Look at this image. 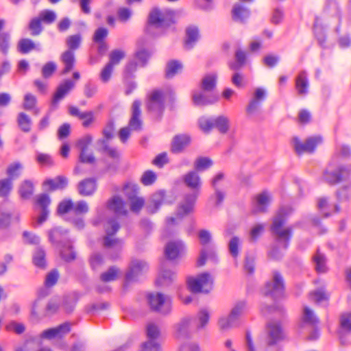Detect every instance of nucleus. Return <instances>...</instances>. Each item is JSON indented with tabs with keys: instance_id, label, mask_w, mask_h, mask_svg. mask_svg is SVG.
Instances as JSON below:
<instances>
[{
	"instance_id": "1",
	"label": "nucleus",
	"mask_w": 351,
	"mask_h": 351,
	"mask_svg": "<svg viewBox=\"0 0 351 351\" xmlns=\"http://www.w3.org/2000/svg\"><path fill=\"white\" fill-rule=\"evenodd\" d=\"M184 185L191 189V191L183 195L182 201L177 208L176 216L183 219L195 212V204L201 194L202 182L196 171H190L183 176Z\"/></svg>"
},
{
	"instance_id": "2",
	"label": "nucleus",
	"mask_w": 351,
	"mask_h": 351,
	"mask_svg": "<svg viewBox=\"0 0 351 351\" xmlns=\"http://www.w3.org/2000/svg\"><path fill=\"white\" fill-rule=\"evenodd\" d=\"M291 213V210L287 207H281L273 219L270 231L276 242L282 245L283 249L287 250L293 237V228L287 227L282 228L287 221V217Z\"/></svg>"
},
{
	"instance_id": "3",
	"label": "nucleus",
	"mask_w": 351,
	"mask_h": 351,
	"mask_svg": "<svg viewBox=\"0 0 351 351\" xmlns=\"http://www.w3.org/2000/svg\"><path fill=\"white\" fill-rule=\"evenodd\" d=\"M263 296L276 302L285 298V282L282 274L277 270L272 271V277L267 281L261 290Z\"/></svg>"
},
{
	"instance_id": "4",
	"label": "nucleus",
	"mask_w": 351,
	"mask_h": 351,
	"mask_svg": "<svg viewBox=\"0 0 351 351\" xmlns=\"http://www.w3.org/2000/svg\"><path fill=\"white\" fill-rule=\"evenodd\" d=\"M146 107L152 119L155 121L160 122L162 119L165 110L164 92L160 89L153 90L148 96Z\"/></svg>"
},
{
	"instance_id": "5",
	"label": "nucleus",
	"mask_w": 351,
	"mask_h": 351,
	"mask_svg": "<svg viewBox=\"0 0 351 351\" xmlns=\"http://www.w3.org/2000/svg\"><path fill=\"white\" fill-rule=\"evenodd\" d=\"M175 12L168 10L165 14L158 8H153L148 16L147 24L145 27V32L149 34L150 26L156 28H168L176 23Z\"/></svg>"
},
{
	"instance_id": "6",
	"label": "nucleus",
	"mask_w": 351,
	"mask_h": 351,
	"mask_svg": "<svg viewBox=\"0 0 351 351\" xmlns=\"http://www.w3.org/2000/svg\"><path fill=\"white\" fill-rule=\"evenodd\" d=\"M82 37L79 34L69 36L67 38L66 45L69 49L65 51L61 56V61L64 64V68L62 71V74L65 75L73 69L75 62L73 51L80 47Z\"/></svg>"
},
{
	"instance_id": "7",
	"label": "nucleus",
	"mask_w": 351,
	"mask_h": 351,
	"mask_svg": "<svg viewBox=\"0 0 351 351\" xmlns=\"http://www.w3.org/2000/svg\"><path fill=\"white\" fill-rule=\"evenodd\" d=\"M199 128L206 134H208L213 128H216L221 134H226L230 129L229 119L224 115H219L209 119L202 118L199 120Z\"/></svg>"
},
{
	"instance_id": "8",
	"label": "nucleus",
	"mask_w": 351,
	"mask_h": 351,
	"mask_svg": "<svg viewBox=\"0 0 351 351\" xmlns=\"http://www.w3.org/2000/svg\"><path fill=\"white\" fill-rule=\"evenodd\" d=\"M187 286L190 291L193 293H208L213 288L211 276L208 272H204L197 275L196 278H189Z\"/></svg>"
},
{
	"instance_id": "9",
	"label": "nucleus",
	"mask_w": 351,
	"mask_h": 351,
	"mask_svg": "<svg viewBox=\"0 0 351 351\" xmlns=\"http://www.w3.org/2000/svg\"><path fill=\"white\" fill-rule=\"evenodd\" d=\"M148 269L149 265L146 261L139 259L132 261L125 274L123 288L126 289L131 282H137L139 277L146 273Z\"/></svg>"
},
{
	"instance_id": "10",
	"label": "nucleus",
	"mask_w": 351,
	"mask_h": 351,
	"mask_svg": "<svg viewBox=\"0 0 351 351\" xmlns=\"http://www.w3.org/2000/svg\"><path fill=\"white\" fill-rule=\"evenodd\" d=\"M74 86L75 83L71 80H65L58 86L51 97V111L58 109L60 101L69 93Z\"/></svg>"
},
{
	"instance_id": "11",
	"label": "nucleus",
	"mask_w": 351,
	"mask_h": 351,
	"mask_svg": "<svg viewBox=\"0 0 351 351\" xmlns=\"http://www.w3.org/2000/svg\"><path fill=\"white\" fill-rule=\"evenodd\" d=\"M351 167L346 165H340L337 169L330 171L328 169L324 170L323 176L324 180L330 185H335L346 179L349 175Z\"/></svg>"
},
{
	"instance_id": "12",
	"label": "nucleus",
	"mask_w": 351,
	"mask_h": 351,
	"mask_svg": "<svg viewBox=\"0 0 351 351\" xmlns=\"http://www.w3.org/2000/svg\"><path fill=\"white\" fill-rule=\"evenodd\" d=\"M146 335L149 340L142 345L141 351H161L160 346L155 342L160 335V331L157 325L149 324L146 328Z\"/></svg>"
},
{
	"instance_id": "13",
	"label": "nucleus",
	"mask_w": 351,
	"mask_h": 351,
	"mask_svg": "<svg viewBox=\"0 0 351 351\" xmlns=\"http://www.w3.org/2000/svg\"><path fill=\"white\" fill-rule=\"evenodd\" d=\"M293 141L295 152L301 154L304 152L313 153L317 146L322 143V138L319 136H311L304 143H301L298 137H294Z\"/></svg>"
},
{
	"instance_id": "14",
	"label": "nucleus",
	"mask_w": 351,
	"mask_h": 351,
	"mask_svg": "<svg viewBox=\"0 0 351 351\" xmlns=\"http://www.w3.org/2000/svg\"><path fill=\"white\" fill-rule=\"evenodd\" d=\"M141 102L136 99L132 103L131 110L132 114L128 126L132 131L141 132L143 130V121L141 118Z\"/></svg>"
},
{
	"instance_id": "15",
	"label": "nucleus",
	"mask_w": 351,
	"mask_h": 351,
	"mask_svg": "<svg viewBox=\"0 0 351 351\" xmlns=\"http://www.w3.org/2000/svg\"><path fill=\"white\" fill-rule=\"evenodd\" d=\"M69 185V179L64 176H57L53 178H46L42 183L43 189L52 193L56 191H63Z\"/></svg>"
},
{
	"instance_id": "16",
	"label": "nucleus",
	"mask_w": 351,
	"mask_h": 351,
	"mask_svg": "<svg viewBox=\"0 0 351 351\" xmlns=\"http://www.w3.org/2000/svg\"><path fill=\"white\" fill-rule=\"evenodd\" d=\"M267 345L269 347L276 345L285 338L280 324L271 322L268 323L267 324Z\"/></svg>"
},
{
	"instance_id": "17",
	"label": "nucleus",
	"mask_w": 351,
	"mask_h": 351,
	"mask_svg": "<svg viewBox=\"0 0 351 351\" xmlns=\"http://www.w3.org/2000/svg\"><path fill=\"white\" fill-rule=\"evenodd\" d=\"M68 232V230L62 227H55L49 231V240L57 247L65 245L70 243Z\"/></svg>"
},
{
	"instance_id": "18",
	"label": "nucleus",
	"mask_w": 351,
	"mask_h": 351,
	"mask_svg": "<svg viewBox=\"0 0 351 351\" xmlns=\"http://www.w3.org/2000/svg\"><path fill=\"white\" fill-rule=\"evenodd\" d=\"M97 189V182L95 178H86L79 182L77 186L78 193L83 197L93 195Z\"/></svg>"
},
{
	"instance_id": "19",
	"label": "nucleus",
	"mask_w": 351,
	"mask_h": 351,
	"mask_svg": "<svg viewBox=\"0 0 351 351\" xmlns=\"http://www.w3.org/2000/svg\"><path fill=\"white\" fill-rule=\"evenodd\" d=\"M251 15L250 10L243 4H234L231 10L232 19L235 23L245 24Z\"/></svg>"
},
{
	"instance_id": "20",
	"label": "nucleus",
	"mask_w": 351,
	"mask_h": 351,
	"mask_svg": "<svg viewBox=\"0 0 351 351\" xmlns=\"http://www.w3.org/2000/svg\"><path fill=\"white\" fill-rule=\"evenodd\" d=\"M191 142V138L186 134H179L175 135L171 143V152L173 154L182 153Z\"/></svg>"
},
{
	"instance_id": "21",
	"label": "nucleus",
	"mask_w": 351,
	"mask_h": 351,
	"mask_svg": "<svg viewBox=\"0 0 351 351\" xmlns=\"http://www.w3.org/2000/svg\"><path fill=\"white\" fill-rule=\"evenodd\" d=\"M71 331V326L68 322L60 324L57 327L45 330L40 335L43 339H52L56 337H62Z\"/></svg>"
},
{
	"instance_id": "22",
	"label": "nucleus",
	"mask_w": 351,
	"mask_h": 351,
	"mask_svg": "<svg viewBox=\"0 0 351 351\" xmlns=\"http://www.w3.org/2000/svg\"><path fill=\"white\" fill-rule=\"evenodd\" d=\"M36 204L40 207V213L38 217L37 222L39 224L45 221L49 214L48 207L51 204V199L48 194L43 193L37 197Z\"/></svg>"
},
{
	"instance_id": "23",
	"label": "nucleus",
	"mask_w": 351,
	"mask_h": 351,
	"mask_svg": "<svg viewBox=\"0 0 351 351\" xmlns=\"http://www.w3.org/2000/svg\"><path fill=\"white\" fill-rule=\"evenodd\" d=\"M192 99L195 106H205L216 103L219 100V95L217 94H205L199 92L193 93Z\"/></svg>"
},
{
	"instance_id": "24",
	"label": "nucleus",
	"mask_w": 351,
	"mask_h": 351,
	"mask_svg": "<svg viewBox=\"0 0 351 351\" xmlns=\"http://www.w3.org/2000/svg\"><path fill=\"white\" fill-rule=\"evenodd\" d=\"M184 245L180 241L168 242L165 247V256L167 259L173 261L178 258L183 250Z\"/></svg>"
},
{
	"instance_id": "25",
	"label": "nucleus",
	"mask_w": 351,
	"mask_h": 351,
	"mask_svg": "<svg viewBox=\"0 0 351 351\" xmlns=\"http://www.w3.org/2000/svg\"><path fill=\"white\" fill-rule=\"evenodd\" d=\"M191 319L190 317H185L174 325L175 336L177 339H186L190 338L189 325Z\"/></svg>"
},
{
	"instance_id": "26",
	"label": "nucleus",
	"mask_w": 351,
	"mask_h": 351,
	"mask_svg": "<svg viewBox=\"0 0 351 351\" xmlns=\"http://www.w3.org/2000/svg\"><path fill=\"white\" fill-rule=\"evenodd\" d=\"M166 192L165 190H160L154 193L146 208L148 213H156L163 204Z\"/></svg>"
},
{
	"instance_id": "27",
	"label": "nucleus",
	"mask_w": 351,
	"mask_h": 351,
	"mask_svg": "<svg viewBox=\"0 0 351 351\" xmlns=\"http://www.w3.org/2000/svg\"><path fill=\"white\" fill-rule=\"evenodd\" d=\"M69 112L71 116L76 117L81 120H84L82 125L84 128H88L94 121V112L93 111L80 112L77 107L69 106Z\"/></svg>"
},
{
	"instance_id": "28",
	"label": "nucleus",
	"mask_w": 351,
	"mask_h": 351,
	"mask_svg": "<svg viewBox=\"0 0 351 351\" xmlns=\"http://www.w3.org/2000/svg\"><path fill=\"white\" fill-rule=\"evenodd\" d=\"M186 39L184 40L185 49H193L199 38V29L195 25H190L186 28Z\"/></svg>"
},
{
	"instance_id": "29",
	"label": "nucleus",
	"mask_w": 351,
	"mask_h": 351,
	"mask_svg": "<svg viewBox=\"0 0 351 351\" xmlns=\"http://www.w3.org/2000/svg\"><path fill=\"white\" fill-rule=\"evenodd\" d=\"M109 210H112L116 215H126L127 210L125 209V204L123 199L117 195L110 198L107 204Z\"/></svg>"
},
{
	"instance_id": "30",
	"label": "nucleus",
	"mask_w": 351,
	"mask_h": 351,
	"mask_svg": "<svg viewBox=\"0 0 351 351\" xmlns=\"http://www.w3.org/2000/svg\"><path fill=\"white\" fill-rule=\"evenodd\" d=\"M34 193V184L30 180H23L19 187V194L22 199H29Z\"/></svg>"
},
{
	"instance_id": "31",
	"label": "nucleus",
	"mask_w": 351,
	"mask_h": 351,
	"mask_svg": "<svg viewBox=\"0 0 351 351\" xmlns=\"http://www.w3.org/2000/svg\"><path fill=\"white\" fill-rule=\"evenodd\" d=\"M313 261L315 263V269L319 274H325L328 271L326 265V256L321 253L317 249L316 254L313 256Z\"/></svg>"
},
{
	"instance_id": "32",
	"label": "nucleus",
	"mask_w": 351,
	"mask_h": 351,
	"mask_svg": "<svg viewBox=\"0 0 351 351\" xmlns=\"http://www.w3.org/2000/svg\"><path fill=\"white\" fill-rule=\"evenodd\" d=\"M147 301L150 308L156 312L160 311V307L165 304V297L161 293H149L147 295Z\"/></svg>"
},
{
	"instance_id": "33",
	"label": "nucleus",
	"mask_w": 351,
	"mask_h": 351,
	"mask_svg": "<svg viewBox=\"0 0 351 351\" xmlns=\"http://www.w3.org/2000/svg\"><path fill=\"white\" fill-rule=\"evenodd\" d=\"M32 262L36 267L40 269H44L46 268V253L42 247L38 246L36 248L32 256Z\"/></svg>"
},
{
	"instance_id": "34",
	"label": "nucleus",
	"mask_w": 351,
	"mask_h": 351,
	"mask_svg": "<svg viewBox=\"0 0 351 351\" xmlns=\"http://www.w3.org/2000/svg\"><path fill=\"white\" fill-rule=\"evenodd\" d=\"M335 196L339 204L349 202L351 197V184H347L337 189Z\"/></svg>"
},
{
	"instance_id": "35",
	"label": "nucleus",
	"mask_w": 351,
	"mask_h": 351,
	"mask_svg": "<svg viewBox=\"0 0 351 351\" xmlns=\"http://www.w3.org/2000/svg\"><path fill=\"white\" fill-rule=\"evenodd\" d=\"M217 73L206 75L202 80L201 89L204 92L213 91L217 86Z\"/></svg>"
},
{
	"instance_id": "36",
	"label": "nucleus",
	"mask_w": 351,
	"mask_h": 351,
	"mask_svg": "<svg viewBox=\"0 0 351 351\" xmlns=\"http://www.w3.org/2000/svg\"><path fill=\"white\" fill-rule=\"evenodd\" d=\"M295 88L299 95H305L308 93V82L306 73L304 71L300 72L295 80Z\"/></svg>"
},
{
	"instance_id": "37",
	"label": "nucleus",
	"mask_w": 351,
	"mask_h": 351,
	"mask_svg": "<svg viewBox=\"0 0 351 351\" xmlns=\"http://www.w3.org/2000/svg\"><path fill=\"white\" fill-rule=\"evenodd\" d=\"M16 121L19 128L22 132L27 133L31 131L32 121L26 113L23 112H19Z\"/></svg>"
},
{
	"instance_id": "38",
	"label": "nucleus",
	"mask_w": 351,
	"mask_h": 351,
	"mask_svg": "<svg viewBox=\"0 0 351 351\" xmlns=\"http://www.w3.org/2000/svg\"><path fill=\"white\" fill-rule=\"evenodd\" d=\"M60 247V257L64 261H65L66 263H70V262L75 260L76 256H77L76 252L74 250L73 246L71 245V243H69L65 245H62Z\"/></svg>"
},
{
	"instance_id": "39",
	"label": "nucleus",
	"mask_w": 351,
	"mask_h": 351,
	"mask_svg": "<svg viewBox=\"0 0 351 351\" xmlns=\"http://www.w3.org/2000/svg\"><path fill=\"white\" fill-rule=\"evenodd\" d=\"M174 272L170 269H162L159 277L156 280L157 286L169 285L173 280Z\"/></svg>"
},
{
	"instance_id": "40",
	"label": "nucleus",
	"mask_w": 351,
	"mask_h": 351,
	"mask_svg": "<svg viewBox=\"0 0 351 351\" xmlns=\"http://www.w3.org/2000/svg\"><path fill=\"white\" fill-rule=\"evenodd\" d=\"M182 69V65L179 61L176 60L169 61L165 68V77L167 79L173 77Z\"/></svg>"
},
{
	"instance_id": "41",
	"label": "nucleus",
	"mask_w": 351,
	"mask_h": 351,
	"mask_svg": "<svg viewBox=\"0 0 351 351\" xmlns=\"http://www.w3.org/2000/svg\"><path fill=\"white\" fill-rule=\"evenodd\" d=\"M246 307H247V301L246 300H240V301L237 302L230 313V319L233 318V319L237 324L240 316L244 312Z\"/></svg>"
},
{
	"instance_id": "42",
	"label": "nucleus",
	"mask_w": 351,
	"mask_h": 351,
	"mask_svg": "<svg viewBox=\"0 0 351 351\" xmlns=\"http://www.w3.org/2000/svg\"><path fill=\"white\" fill-rule=\"evenodd\" d=\"M36 49V45L30 38H21L17 45V50L22 54L28 53Z\"/></svg>"
},
{
	"instance_id": "43",
	"label": "nucleus",
	"mask_w": 351,
	"mask_h": 351,
	"mask_svg": "<svg viewBox=\"0 0 351 351\" xmlns=\"http://www.w3.org/2000/svg\"><path fill=\"white\" fill-rule=\"evenodd\" d=\"M11 35L8 32H2L0 34V53L6 56L10 48Z\"/></svg>"
},
{
	"instance_id": "44",
	"label": "nucleus",
	"mask_w": 351,
	"mask_h": 351,
	"mask_svg": "<svg viewBox=\"0 0 351 351\" xmlns=\"http://www.w3.org/2000/svg\"><path fill=\"white\" fill-rule=\"evenodd\" d=\"M77 298L73 295H64L62 300V307L66 313L71 314L75 310Z\"/></svg>"
},
{
	"instance_id": "45",
	"label": "nucleus",
	"mask_w": 351,
	"mask_h": 351,
	"mask_svg": "<svg viewBox=\"0 0 351 351\" xmlns=\"http://www.w3.org/2000/svg\"><path fill=\"white\" fill-rule=\"evenodd\" d=\"M119 273V269L117 266H110L106 271L101 274L100 280L104 282L115 280Z\"/></svg>"
},
{
	"instance_id": "46",
	"label": "nucleus",
	"mask_w": 351,
	"mask_h": 351,
	"mask_svg": "<svg viewBox=\"0 0 351 351\" xmlns=\"http://www.w3.org/2000/svg\"><path fill=\"white\" fill-rule=\"evenodd\" d=\"M257 211L265 213L269 204V198L266 192H263L256 196Z\"/></svg>"
},
{
	"instance_id": "47",
	"label": "nucleus",
	"mask_w": 351,
	"mask_h": 351,
	"mask_svg": "<svg viewBox=\"0 0 351 351\" xmlns=\"http://www.w3.org/2000/svg\"><path fill=\"white\" fill-rule=\"evenodd\" d=\"M236 62L232 63L230 65V68L233 71L239 70L245 63L246 55L244 51L241 49L237 50L235 52Z\"/></svg>"
},
{
	"instance_id": "48",
	"label": "nucleus",
	"mask_w": 351,
	"mask_h": 351,
	"mask_svg": "<svg viewBox=\"0 0 351 351\" xmlns=\"http://www.w3.org/2000/svg\"><path fill=\"white\" fill-rule=\"evenodd\" d=\"M28 28L30 30V34L32 36L40 35L44 29L42 25V22L38 17H35L31 19L28 25Z\"/></svg>"
},
{
	"instance_id": "49",
	"label": "nucleus",
	"mask_w": 351,
	"mask_h": 351,
	"mask_svg": "<svg viewBox=\"0 0 351 351\" xmlns=\"http://www.w3.org/2000/svg\"><path fill=\"white\" fill-rule=\"evenodd\" d=\"M213 165V160L208 157H199L196 159L194 167L195 171H202L206 170Z\"/></svg>"
},
{
	"instance_id": "50",
	"label": "nucleus",
	"mask_w": 351,
	"mask_h": 351,
	"mask_svg": "<svg viewBox=\"0 0 351 351\" xmlns=\"http://www.w3.org/2000/svg\"><path fill=\"white\" fill-rule=\"evenodd\" d=\"M74 203L71 199H65L61 201L57 207V213L59 215H65L70 211H73Z\"/></svg>"
},
{
	"instance_id": "51",
	"label": "nucleus",
	"mask_w": 351,
	"mask_h": 351,
	"mask_svg": "<svg viewBox=\"0 0 351 351\" xmlns=\"http://www.w3.org/2000/svg\"><path fill=\"white\" fill-rule=\"evenodd\" d=\"M12 189V182L10 178L0 180V197H7Z\"/></svg>"
},
{
	"instance_id": "52",
	"label": "nucleus",
	"mask_w": 351,
	"mask_h": 351,
	"mask_svg": "<svg viewBox=\"0 0 351 351\" xmlns=\"http://www.w3.org/2000/svg\"><path fill=\"white\" fill-rule=\"evenodd\" d=\"M239 245L240 239L237 236L232 237L228 243L229 252L234 258H237L239 254Z\"/></svg>"
},
{
	"instance_id": "53",
	"label": "nucleus",
	"mask_w": 351,
	"mask_h": 351,
	"mask_svg": "<svg viewBox=\"0 0 351 351\" xmlns=\"http://www.w3.org/2000/svg\"><path fill=\"white\" fill-rule=\"evenodd\" d=\"M23 169L22 165L19 162H15L10 164L6 171L8 176V178L11 180L18 178L20 175V171Z\"/></svg>"
},
{
	"instance_id": "54",
	"label": "nucleus",
	"mask_w": 351,
	"mask_h": 351,
	"mask_svg": "<svg viewBox=\"0 0 351 351\" xmlns=\"http://www.w3.org/2000/svg\"><path fill=\"white\" fill-rule=\"evenodd\" d=\"M38 18L44 23L51 24L55 21L56 14L53 10H45L40 12Z\"/></svg>"
},
{
	"instance_id": "55",
	"label": "nucleus",
	"mask_w": 351,
	"mask_h": 351,
	"mask_svg": "<svg viewBox=\"0 0 351 351\" xmlns=\"http://www.w3.org/2000/svg\"><path fill=\"white\" fill-rule=\"evenodd\" d=\"M138 186L134 184H127L124 186L123 193L128 200H131L136 197L138 193Z\"/></svg>"
},
{
	"instance_id": "56",
	"label": "nucleus",
	"mask_w": 351,
	"mask_h": 351,
	"mask_svg": "<svg viewBox=\"0 0 351 351\" xmlns=\"http://www.w3.org/2000/svg\"><path fill=\"white\" fill-rule=\"evenodd\" d=\"M156 179L157 176L155 172L152 170H147L143 173L141 178V182L144 186H149L153 184Z\"/></svg>"
},
{
	"instance_id": "57",
	"label": "nucleus",
	"mask_w": 351,
	"mask_h": 351,
	"mask_svg": "<svg viewBox=\"0 0 351 351\" xmlns=\"http://www.w3.org/2000/svg\"><path fill=\"white\" fill-rule=\"evenodd\" d=\"M5 328L7 331H13L16 335H21L25 331V326L22 323L16 321H11L5 325Z\"/></svg>"
},
{
	"instance_id": "58",
	"label": "nucleus",
	"mask_w": 351,
	"mask_h": 351,
	"mask_svg": "<svg viewBox=\"0 0 351 351\" xmlns=\"http://www.w3.org/2000/svg\"><path fill=\"white\" fill-rule=\"evenodd\" d=\"M137 70V63L135 60L130 61L125 66L123 78L124 79H134L135 75L134 73Z\"/></svg>"
},
{
	"instance_id": "59",
	"label": "nucleus",
	"mask_w": 351,
	"mask_h": 351,
	"mask_svg": "<svg viewBox=\"0 0 351 351\" xmlns=\"http://www.w3.org/2000/svg\"><path fill=\"white\" fill-rule=\"evenodd\" d=\"M88 210V206L84 200H80L74 203L73 212L76 216L84 215L87 213Z\"/></svg>"
},
{
	"instance_id": "60",
	"label": "nucleus",
	"mask_w": 351,
	"mask_h": 351,
	"mask_svg": "<svg viewBox=\"0 0 351 351\" xmlns=\"http://www.w3.org/2000/svg\"><path fill=\"white\" fill-rule=\"evenodd\" d=\"M59 278V273L56 269H52L49 273L47 274L45 280V286L47 287H52L54 286Z\"/></svg>"
},
{
	"instance_id": "61",
	"label": "nucleus",
	"mask_w": 351,
	"mask_h": 351,
	"mask_svg": "<svg viewBox=\"0 0 351 351\" xmlns=\"http://www.w3.org/2000/svg\"><path fill=\"white\" fill-rule=\"evenodd\" d=\"M214 191L215 193L209 197V201H215L214 205L217 207L221 206L223 202L226 194L219 188L214 189Z\"/></svg>"
},
{
	"instance_id": "62",
	"label": "nucleus",
	"mask_w": 351,
	"mask_h": 351,
	"mask_svg": "<svg viewBox=\"0 0 351 351\" xmlns=\"http://www.w3.org/2000/svg\"><path fill=\"white\" fill-rule=\"evenodd\" d=\"M108 226L106 228V233L108 235L114 236L119 230L120 225L116 219L111 218L107 221Z\"/></svg>"
},
{
	"instance_id": "63",
	"label": "nucleus",
	"mask_w": 351,
	"mask_h": 351,
	"mask_svg": "<svg viewBox=\"0 0 351 351\" xmlns=\"http://www.w3.org/2000/svg\"><path fill=\"white\" fill-rule=\"evenodd\" d=\"M108 34V31L106 27L97 28L93 36V40L94 43H101L105 42V39Z\"/></svg>"
},
{
	"instance_id": "64",
	"label": "nucleus",
	"mask_w": 351,
	"mask_h": 351,
	"mask_svg": "<svg viewBox=\"0 0 351 351\" xmlns=\"http://www.w3.org/2000/svg\"><path fill=\"white\" fill-rule=\"evenodd\" d=\"M57 66L53 62H47L42 68V75L44 78L50 77L56 71Z\"/></svg>"
}]
</instances>
